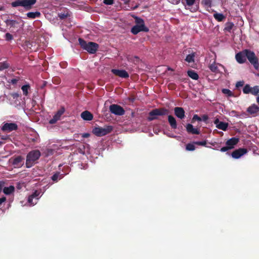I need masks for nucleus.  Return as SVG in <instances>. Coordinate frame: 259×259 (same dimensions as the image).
Here are the masks:
<instances>
[{"label":"nucleus","mask_w":259,"mask_h":259,"mask_svg":"<svg viewBox=\"0 0 259 259\" xmlns=\"http://www.w3.org/2000/svg\"><path fill=\"white\" fill-rule=\"evenodd\" d=\"M79 44L80 47L90 54H95L98 49L99 45L96 42L90 41L87 42L83 39H78Z\"/></svg>","instance_id":"f257e3e1"},{"label":"nucleus","mask_w":259,"mask_h":259,"mask_svg":"<svg viewBox=\"0 0 259 259\" xmlns=\"http://www.w3.org/2000/svg\"><path fill=\"white\" fill-rule=\"evenodd\" d=\"M40 155V152L38 150H32L29 152L26 156V167L29 168L32 166L35 161L39 158Z\"/></svg>","instance_id":"f03ea898"},{"label":"nucleus","mask_w":259,"mask_h":259,"mask_svg":"<svg viewBox=\"0 0 259 259\" xmlns=\"http://www.w3.org/2000/svg\"><path fill=\"white\" fill-rule=\"evenodd\" d=\"M113 129L111 125H105L104 127H95L93 129V133L98 137H102L110 133Z\"/></svg>","instance_id":"7ed1b4c3"},{"label":"nucleus","mask_w":259,"mask_h":259,"mask_svg":"<svg viewBox=\"0 0 259 259\" xmlns=\"http://www.w3.org/2000/svg\"><path fill=\"white\" fill-rule=\"evenodd\" d=\"M36 2V0H17L11 3L12 7L19 6L23 7L26 10H28L31 9L32 6Z\"/></svg>","instance_id":"20e7f679"},{"label":"nucleus","mask_w":259,"mask_h":259,"mask_svg":"<svg viewBox=\"0 0 259 259\" xmlns=\"http://www.w3.org/2000/svg\"><path fill=\"white\" fill-rule=\"evenodd\" d=\"M244 52L246 57L249 62L253 66L256 70H258L259 68L258 60L257 57L255 56V53L248 49L244 50Z\"/></svg>","instance_id":"39448f33"},{"label":"nucleus","mask_w":259,"mask_h":259,"mask_svg":"<svg viewBox=\"0 0 259 259\" xmlns=\"http://www.w3.org/2000/svg\"><path fill=\"white\" fill-rule=\"evenodd\" d=\"M239 141V138L236 137H233L229 139L226 142V146L222 147L220 151L222 152H224L233 149L234 146L238 144Z\"/></svg>","instance_id":"423d86ee"},{"label":"nucleus","mask_w":259,"mask_h":259,"mask_svg":"<svg viewBox=\"0 0 259 259\" xmlns=\"http://www.w3.org/2000/svg\"><path fill=\"white\" fill-rule=\"evenodd\" d=\"M24 158L20 155L13 156L9 159V162L11 163L15 168L21 167L24 164Z\"/></svg>","instance_id":"0eeeda50"},{"label":"nucleus","mask_w":259,"mask_h":259,"mask_svg":"<svg viewBox=\"0 0 259 259\" xmlns=\"http://www.w3.org/2000/svg\"><path fill=\"white\" fill-rule=\"evenodd\" d=\"M110 111L116 115H123L125 113L124 109L117 104H112L109 107Z\"/></svg>","instance_id":"6e6552de"},{"label":"nucleus","mask_w":259,"mask_h":259,"mask_svg":"<svg viewBox=\"0 0 259 259\" xmlns=\"http://www.w3.org/2000/svg\"><path fill=\"white\" fill-rule=\"evenodd\" d=\"M149 30V28L146 26H139V25H134L131 29V32L133 34H137L140 32H147Z\"/></svg>","instance_id":"1a4fd4ad"},{"label":"nucleus","mask_w":259,"mask_h":259,"mask_svg":"<svg viewBox=\"0 0 259 259\" xmlns=\"http://www.w3.org/2000/svg\"><path fill=\"white\" fill-rule=\"evenodd\" d=\"M152 115L163 116L168 115L169 110L165 108H156L151 110Z\"/></svg>","instance_id":"9d476101"},{"label":"nucleus","mask_w":259,"mask_h":259,"mask_svg":"<svg viewBox=\"0 0 259 259\" xmlns=\"http://www.w3.org/2000/svg\"><path fill=\"white\" fill-rule=\"evenodd\" d=\"M17 129L18 125L15 123H6L2 127V131L8 132L16 131Z\"/></svg>","instance_id":"9b49d317"},{"label":"nucleus","mask_w":259,"mask_h":259,"mask_svg":"<svg viewBox=\"0 0 259 259\" xmlns=\"http://www.w3.org/2000/svg\"><path fill=\"white\" fill-rule=\"evenodd\" d=\"M247 152L246 148H239L232 152V157L234 159H238Z\"/></svg>","instance_id":"f8f14e48"},{"label":"nucleus","mask_w":259,"mask_h":259,"mask_svg":"<svg viewBox=\"0 0 259 259\" xmlns=\"http://www.w3.org/2000/svg\"><path fill=\"white\" fill-rule=\"evenodd\" d=\"M64 112L65 108L64 107H62L56 113L53 118L50 120L49 123L51 124L56 123L57 121L60 119L61 116L63 114Z\"/></svg>","instance_id":"ddd939ff"},{"label":"nucleus","mask_w":259,"mask_h":259,"mask_svg":"<svg viewBox=\"0 0 259 259\" xmlns=\"http://www.w3.org/2000/svg\"><path fill=\"white\" fill-rule=\"evenodd\" d=\"M111 71L113 74L120 77L123 78H127L129 77L128 73L124 70L112 69Z\"/></svg>","instance_id":"4468645a"},{"label":"nucleus","mask_w":259,"mask_h":259,"mask_svg":"<svg viewBox=\"0 0 259 259\" xmlns=\"http://www.w3.org/2000/svg\"><path fill=\"white\" fill-rule=\"evenodd\" d=\"M175 115L180 119H183L185 117V111L182 107H176L174 108Z\"/></svg>","instance_id":"2eb2a0df"},{"label":"nucleus","mask_w":259,"mask_h":259,"mask_svg":"<svg viewBox=\"0 0 259 259\" xmlns=\"http://www.w3.org/2000/svg\"><path fill=\"white\" fill-rule=\"evenodd\" d=\"M214 123L215 124L216 127L224 131H226L228 129V123L227 122H225L223 121H220L219 119L217 118L214 121Z\"/></svg>","instance_id":"dca6fc26"},{"label":"nucleus","mask_w":259,"mask_h":259,"mask_svg":"<svg viewBox=\"0 0 259 259\" xmlns=\"http://www.w3.org/2000/svg\"><path fill=\"white\" fill-rule=\"evenodd\" d=\"M244 50L237 53L235 55L236 61L240 64H242L246 61V55H245Z\"/></svg>","instance_id":"f3484780"},{"label":"nucleus","mask_w":259,"mask_h":259,"mask_svg":"<svg viewBox=\"0 0 259 259\" xmlns=\"http://www.w3.org/2000/svg\"><path fill=\"white\" fill-rule=\"evenodd\" d=\"M186 128L188 134L199 135L200 133L199 130L194 128L193 125L190 123H188L186 125Z\"/></svg>","instance_id":"a211bd4d"},{"label":"nucleus","mask_w":259,"mask_h":259,"mask_svg":"<svg viewBox=\"0 0 259 259\" xmlns=\"http://www.w3.org/2000/svg\"><path fill=\"white\" fill-rule=\"evenodd\" d=\"M80 116L84 120L90 121L93 119V115L87 110L83 111L81 113Z\"/></svg>","instance_id":"6ab92c4d"},{"label":"nucleus","mask_w":259,"mask_h":259,"mask_svg":"<svg viewBox=\"0 0 259 259\" xmlns=\"http://www.w3.org/2000/svg\"><path fill=\"white\" fill-rule=\"evenodd\" d=\"M70 12L68 9H64L58 14V17L61 20H63L70 16Z\"/></svg>","instance_id":"aec40b11"},{"label":"nucleus","mask_w":259,"mask_h":259,"mask_svg":"<svg viewBox=\"0 0 259 259\" xmlns=\"http://www.w3.org/2000/svg\"><path fill=\"white\" fill-rule=\"evenodd\" d=\"M168 121L171 128L176 129L177 128V121L173 116L171 115L168 116Z\"/></svg>","instance_id":"412c9836"},{"label":"nucleus","mask_w":259,"mask_h":259,"mask_svg":"<svg viewBox=\"0 0 259 259\" xmlns=\"http://www.w3.org/2000/svg\"><path fill=\"white\" fill-rule=\"evenodd\" d=\"M259 111V107L253 104L251 106L249 107L247 109V112H249L251 114H254L258 112Z\"/></svg>","instance_id":"4be33fe9"},{"label":"nucleus","mask_w":259,"mask_h":259,"mask_svg":"<svg viewBox=\"0 0 259 259\" xmlns=\"http://www.w3.org/2000/svg\"><path fill=\"white\" fill-rule=\"evenodd\" d=\"M187 73L188 75L193 79L197 80L199 78L198 74L194 70H188Z\"/></svg>","instance_id":"5701e85b"},{"label":"nucleus","mask_w":259,"mask_h":259,"mask_svg":"<svg viewBox=\"0 0 259 259\" xmlns=\"http://www.w3.org/2000/svg\"><path fill=\"white\" fill-rule=\"evenodd\" d=\"M40 12L37 11L35 12H28L26 14L27 17L31 19L38 18L40 17Z\"/></svg>","instance_id":"b1692460"},{"label":"nucleus","mask_w":259,"mask_h":259,"mask_svg":"<svg viewBox=\"0 0 259 259\" xmlns=\"http://www.w3.org/2000/svg\"><path fill=\"white\" fill-rule=\"evenodd\" d=\"M15 190L14 187L13 186H10L9 187H5L3 189V192L6 195L11 194Z\"/></svg>","instance_id":"393cba45"},{"label":"nucleus","mask_w":259,"mask_h":259,"mask_svg":"<svg viewBox=\"0 0 259 259\" xmlns=\"http://www.w3.org/2000/svg\"><path fill=\"white\" fill-rule=\"evenodd\" d=\"M213 17L219 22H222L225 19V16L221 13H215Z\"/></svg>","instance_id":"a878e982"},{"label":"nucleus","mask_w":259,"mask_h":259,"mask_svg":"<svg viewBox=\"0 0 259 259\" xmlns=\"http://www.w3.org/2000/svg\"><path fill=\"white\" fill-rule=\"evenodd\" d=\"M234 26V24L233 22H228L225 24V27L224 30L227 32H231V30L233 29Z\"/></svg>","instance_id":"bb28decb"},{"label":"nucleus","mask_w":259,"mask_h":259,"mask_svg":"<svg viewBox=\"0 0 259 259\" xmlns=\"http://www.w3.org/2000/svg\"><path fill=\"white\" fill-rule=\"evenodd\" d=\"M134 18L135 20L136 25L145 26L144 21L143 19L137 16H135Z\"/></svg>","instance_id":"cd10ccee"},{"label":"nucleus","mask_w":259,"mask_h":259,"mask_svg":"<svg viewBox=\"0 0 259 259\" xmlns=\"http://www.w3.org/2000/svg\"><path fill=\"white\" fill-rule=\"evenodd\" d=\"M209 68L213 72L217 73L219 71L218 67L214 62L209 66Z\"/></svg>","instance_id":"c85d7f7f"},{"label":"nucleus","mask_w":259,"mask_h":259,"mask_svg":"<svg viewBox=\"0 0 259 259\" xmlns=\"http://www.w3.org/2000/svg\"><path fill=\"white\" fill-rule=\"evenodd\" d=\"M6 22L7 25L13 27H15L16 24H19L18 21L14 20H7Z\"/></svg>","instance_id":"c756f323"},{"label":"nucleus","mask_w":259,"mask_h":259,"mask_svg":"<svg viewBox=\"0 0 259 259\" xmlns=\"http://www.w3.org/2000/svg\"><path fill=\"white\" fill-rule=\"evenodd\" d=\"M201 4L206 8H210L211 7L212 0H202Z\"/></svg>","instance_id":"7c9ffc66"},{"label":"nucleus","mask_w":259,"mask_h":259,"mask_svg":"<svg viewBox=\"0 0 259 259\" xmlns=\"http://www.w3.org/2000/svg\"><path fill=\"white\" fill-rule=\"evenodd\" d=\"M194 54H189L186 56V58L185 59V60L189 62V63H192L194 62Z\"/></svg>","instance_id":"2f4dec72"},{"label":"nucleus","mask_w":259,"mask_h":259,"mask_svg":"<svg viewBox=\"0 0 259 259\" xmlns=\"http://www.w3.org/2000/svg\"><path fill=\"white\" fill-rule=\"evenodd\" d=\"M259 93V86L255 85L251 88V94L253 95H257Z\"/></svg>","instance_id":"473e14b6"},{"label":"nucleus","mask_w":259,"mask_h":259,"mask_svg":"<svg viewBox=\"0 0 259 259\" xmlns=\"http://www.w3.org/2000/svg\"><path fill=\"white\" fill-rule=\"evenodd\" d=\"M10 65L7 62H3L0 63V70L2 71L4 69H7L9 67Z\"/></svg>","instance_id":"72a5a7b5"},{"label":"nucleus","mask_w":259,"mask_h":259,"mask_svg":"<svg viewBox=\"0 0 259 259\" xmlns=\"http://www.w3.org/2000/svg\"><path fill=\"white\" fill-rule=\"evenodd\" d=\"M30 89L28 84L24 85L22 87L21 89L23 91V95L27 96L28 95V90Z\"/></svg>","instance_id":"f704fd0d"},{"label":"nucleus","mask_w":259,"mask_h":259,"mask_svg":"<svg viewBox=\"0 0 259 259\" xmlns=\"http://www.w3.org/2000/svg\"><path fill=\"white\" fill-rule=\"evenodd\" d=\"M222 91L223 94L227 95L228 97L234 96V94L229 89H223Z\"/></svg>","instance_id":"c9c22d12"},{"label":"nucleus","mask_w":259,"mask_h":259,"mask_svg":"<svg viewBox=\"0 0 259 259\" xmlns=\"http://www.w3.org/2000/svg\"><path fill=\"white\" fill-rule=\"evenodd\" d=\"M251 88L249 84H246L243 89V92L244 94H247L251 93Z\"/></svg>","instance_id":"e433bc0d"},{"label":"nucleus","mask_w":259,"mask_h":259,"mask_svg":"<svg viewBox=\"0 0 259 259\" xmlns=\"http://www.w3.org/2000/svg\"><path fill=\"white\" fill-rule=\"evenodd\" d=\"M40 194V192L39 191L36 190L31 195V196L33 197L36 201H37L38 199H39V195Z\"/></svg>","instance_id":"4c0bfd02"},{"label":"nucleus","mask_w":259,"mask_h":259,"mask_svg":"<svg viewBox=\"0 0 259 259\" xmlns=\"http://www.w3.org/2000/svg\"><path fill=\"white\" fill-rule=\"evenodd\" d=\"M186 149L187 151H194L195 149V147L193 144L188 143L186 145Z\"/></svg>","instance_id":"58836bf2"},{"label":"nucleus","mask_w":259,"mask_h":259,"mask_svg":"<svg viewBox=\"0 0 259 259\" xmlns=\"http://www.w3.org/2000/svg\"><path fill=\"white\" fill-rule=\"evenodd\" d=\"M151 111L149 113V116L148 117V121H152V120H155V119H158V117H157V116L158 115H151Z\"/></svg>","instance_id":"ea45409f"},{"label":"nucleus","mask_w":259,"mask_h":259,"mask_svg":"<svg viewBox=\"0 0 259 259\" xmlns=\"http://www.w3.org/2000/svg\"><path fill=\"white\" fill-rule=\"evenodd\" d=\"M33 199L34 198L32 197L31 195H30L28 198V202L32 205H34L37 203V201H36L35 200H34V202L33 201Z\"/></svg>","instance_id":"a19ab883"},{"label":"nucleus","mask_w":259,"mask_h":259,"mask_svg":"<svg viewBox=\"0 0 259 259\" xmlns=\"http://www.w3.org/2000/svg\"><path fill=\"white\" fill-rule=\"evenodd\" d=\"M60 176V172H56L52 176L51 179L53 181L57 182Z\"/></svg>","instance_id":"79ce46f5"},{"label":"nucleus","mask_w":259,"mask_h":259,"mask_svg":"<svg viewBox=\"0 0 259 259\" xmlns=\"http://www.w3.org/2000/svg\"><path fill=\"white\" fill-rule=\"evenodd\" d=\"M5 39L7 41H10L11 40H12L13 39V35L10 34V33H6L5 34Z\"/></svg>","instance_id":"37998d69"},{"label":"nucleus","mask_w":259,"mask_h":259,"mask_svg":"<svg viewBox=\"0 0 259 259\" xmlns=\"http://www.w3.org/2000/svg\"><path fill=\"white\" fill-rule=\"evenodd\" d=\"M206 143H207V142L206 140H204L203 141H197V142H194V144L197 145L203 146H205Z\"/></svg>","instance_id":"c03bdc74"},{"label":"nucleus","mask_w":259,"mask_h":259,"mask_svg":"<svg viewBox=\"0 0 259 259\" xmlns=\"http://www.w3.org/2000/svg\"><path fill=\"white\" fill-rule=\"evenodd\" d=\"M197 120L198 121H200L202 120V118L198 116V115L195 114L192 119V122H194L195 121Z\"/></svg>","instance_id":"a18cd8bd"},{"label":"nucleus","mask_w":259,"mask_h":259,"mask_svg":"<svg viewBox=\"0 0 259 259\" xmlns=\"http://www.w3.org/2000/svg\"><path fill=\"white\" fill-rule=\"evenodd\" d=\"M19 80V78L17 77L16 78H13L8 81V82L12 83V84H16Z\"/></svg>","instance_id":"49530a36"},{"label":"nucleus","mask_w":259,"mask_h":259,"mask_svg":"<svg viewBox=\"0 0 259 259\" xmlns=\"http://www.w3.org/2000/svg\"><path fill=\"white\" fill-rule=\"evenodd\" d=\"M10 95L13 97V99L15 100H17L20 97V95L17 93H11Z\"/></svg>","instance_id":"de8ad7c7"},{"label":"nucleus","mask_w":259,"mask_h":259,"mask_svg":"<svg viewBox=\"0 0 259 259\" xmlns=\"http://www.w3.org/2000/svg\"><path fill=\"white\" fill-rule=\"evenodd\" d=\"M113 3L114 0H104V3L107 5H111Z\"/></svg>","instance_id":"09e8293b"},{"label":"nucleus","mask_w":259,"mask_h":259,"mask_svg":"<svg viewBox=\"0 0 259 259\" xmlns=\"http://www.w3.org/2000/svg\"><path fill=\"white\" fill-rule=\"evenodd\" d=\"M186 2L188 6H191L194 4L195 0H186Z\"/></svg>","instance_id":"8fccbe9b"},{"label":"nucleus","mask_w":259,"mask_h":259,"mask_svg":"<svg viewBox=\"0 0 259 259\" xmlns=\"http://www.w3.org/2000/svg\"><path fill=\"white\" fill-rule=\"evenodd\" d=\"M244 81H237L236 84V87L238 88L239 87H242L244 84Z\"/></svg>","instance_id":"3c124183"},{"label":"nucleus","mask_w":259,"mask_h":259,"mask_svg":"<svg viewBox=\"0 0 259 259\" xmlns=\"http://www.w3.org/2000/svg\"><path fill=\"white\" fill-rule=\"evenodd\" d=\"M169 2L174 5H177L179 3L180 1L179 0H167Z\"/></svg>","instance_id":"603ef678"},{"label":"nucleus","mask_w":259,"mask_h":259,"mask_svg":"<svg viewBox=\"0 0 259 259\" xmlns=\"http://www.w3.org/2000/svg\"><path fill=\"white\" fill-rule=\"evenodd\" d=\"M90 135H91L90 134L88 133H83L81 134V136L83 138H89L90 136Z\"/></svg>","instance_id":"864d4df0"},{"label":"nucleus","mask_w":259,"mask_h":259,"mask_svg":"<svg viewBox=\"0 0 259 259\" xmlns=\"http://www.w3.org/2000/svg\"><path fill=\"white\" fill-rule=\"evenodd\" d=\"M6 197H2V198H0V206L2 205V204L6 201Z\"/></svg>","instance_id":"5fc2aeb1"},{"label":"nucleus","mask_w":259,"mask_h":259,"mask_svg":"<svg viewBox=\"0 0 259 259\" xmlns=\"http://www.w3.org/2000/svg\"><path fill=\"white\" fill-rule=\"evenodd\" d=\"M60 66L63 68H65L66 67V66H67V64L66 63H64V62H61L60 63Z\"/></svg>","instance_id":"6e6d98bb"},{"label":"nucleus","mask_w":259,"mask_h":259,"mask_svg":"<svg viewBox=\"0 0 259 259\" xmlns=\"http://www.w3.org/2000/svg\"><path fill=\"white\" fill-rule=\"evenodd\" d=\"M208 116L206 115H204L203 116H202V120L204 121H206L207 119H208Z\"/></svg>","instance_id":"4d7b16f0"},{"label":"nucleus","mask_w":259,"mask_h":259,"mask_svg":"<svg viewBox=\"0 0 259 259\" xmlns=\"http://www.w3.org/2000/svg\"><path fill=\"white\" fill-rule=\"evenodd\" d=\"M1 138L3 140H6L8 139L9 138L8 136H2L1 137Z\"/></svg>","instance_id":"13d9d810"},{"label":"nucleus","mask_w":259,"mask_h":259,"mask_svg":"<svg viewBox=\"0 0 259 259\" xmlns=\"http://www.w3.org/2000/svg\"><path fill=\"white\" fill-rule=\"evenodd\" d=\"M130 2V0H124V4L127 5Z\"/></svg>","instance_id":"bf43d9fd"},{"label":"nucleus","mask_w":259,"mask_h":259,"mask_svg":"<svg viewBox=\"0 0 259 259\" xmlns=\"http://www.w3.org/2000/svg\"><path fill=\"white\" fill-rule=\"evenodd\" d=\"M79 152L80 153L82 154H84V151H83L81 149H79Z\"/></svg>","instance_id":"052dcab7"},{"label":"nucleus","mask_w":259,"mask_h":259,"mask_svg":"<svg viewBox=\"0 0 259 259\" xmlns=\"http://www.w3.org/2000/svg\"><path fill=\"white\" fill-rule=\"evenodd\" d=\"M256 102L259 105V95L257 96V97L256 98Z\"/></svg>","instance_id":"680f3d73"},{"label":"nucleus","mask_w":259,"mask_h":259,"mask_svg":"<svg viewBox=\"0 0 259 259\" xmlns=\"http://www.w3.org/2000/svg\"><path fill=\"white\" fill-rule=\"evenodd\" d=\"M127 59L128 61L130 60V57L128 56L127 57Z\"/></svg>","instance_id":"e2e57ef3"},{"label":"nucleus","mask_w":259,"mask_h":259,"mask_svg":"<svg viewBox=\"0 0 259 259\" xmlns=\"http://www.w3.org/2000/svg\"><path fill=\"white\" fill-rule=\"evenodd\" d=\"M3 144H4V143L3 142H1L0 141V146L2 145Z\"/></svg>","instance_id":"0e129e2a"},{"label":"nucleus","mask_w":259,"mask_h":259,"mask_svg":"<svg viewBox=\"0 0 259 259\" xmlns=\"http://www.w3.org/2000/svg\"><path fill=\"white\" fill-rule=\"evenodd\" d=\"M138 8V6H135V7H134V9H136V8Z\"/></svg>","instance_id":"69168bd1"},{"label":"nucleus","mask_w":259,"mask_h":259,"mask_svg":"<svg viewBox=\"0 0 259 259\" xmlns=\"http://www.w3.org/2000/svg\"><path fill=\"white\" fill-rule=\"evenodd\" d=\"M3 10V7H1V8H0V10Z\"/></svg>","instance_id":"338daca9"},{"label":"nucleus","mask_w":259,"mask_h":259,"mask_svg":"<svg viewBox=\"0 0 259 259\" xmlns=\"http://www.w3.org/2000/svg\"><path fill=\"white\" fill-rule=\"evenodd\" d=\"M56 79H58V78H56ZM55 80H56V79H54V82H55Z\"/></svg>","instance_id":"774afa93"}]
</instances>
